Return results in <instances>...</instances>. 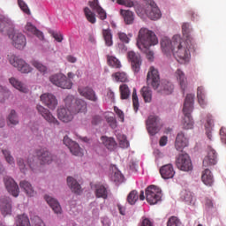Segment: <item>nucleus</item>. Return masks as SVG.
Returning <instances> with one entry per match:
<instances>
[{"mask_svg": "<svg viewBox=\"0 0 226 226\" xmlns=\"http://www.w3.org/2000/svg\"><path fill=\"white\" fill-rule=\"evenodd\" d=\"M193 49H195V42L183 41L181 34H175L171 39L165 36L161 40L162 54L167 57L173 56L180 64L190 63Z\"/></svg>", "mask_w": 226, "mask_h": 226, "instance_id": "f257e3e1", "label": "nucleus"}, {"mask_svg": "<svg viewBox=\"0 0 226 226\" xmlns=\"http://www.w3.org/2000/svg\"><path fill=\"white\" fill-rule=\"evenodd\" d=\"M158 45V36L147 27L139 29L137 37V47L141 52H147L148 49Z\"/></svg>", "mask_w": 226, "mask_h": 226, "instance_id": "f03ea898", "label": "nucleus"}, {"mask_svg": "<svg viewBox=\"0 0 226 226\" xmlns=\"http://www.w3.org/2000/svg\"><path fill=\"white\" fill-rule=\"evenodd\" d=\"M136 13L140 19H150V20H158L162 19V11L156 3L153 0H148L143 5H138L135 7Z\"/></svg>", "mask_w": 226, "mask_h": 226, "instance_id": "7ed1b4c3", "label": "nucleus"}, {"mask_svg": "<svg viewBox=\"0 0 226 226\" xmlns=\"http://www.w3.org/2000/svg\"><path fill=\"white\" fill-rule=\"evenodd\" d=\"M195 103V94H188L185 97L183 108L184 117L182 120V126L185 130H192L193 128V118L192 112H193V104Z\"/></svg>", "mask_w": 226, "mask_h": 226, "instance_id": "20e7f679", "label": "nucleus"}, {"mask_svg": "<svg viewBox=\"0 0 226 226\" xmlns=\"http://www.w3.org/2000/svg\"><path fill=\"white\" fill-rule=\"evenodd\" d=\"M64 102L67 107H72L75 115L87 112V103L82 99H75L73 95H67Z\"/></svg>", "mask_w": 226, "mask_h": 226, "instance_id": "39448f33", "label": "nucleus"}, {"mask_svg": "<svg viewBox=\"0 0 226 226\" xmlns=\"http://www.w3.org/2000/svg\"><path fill=\"white\" fill-rule=\"evenodd\" d=\"M9 64L16 68L18 72L27 75L33 72V67L29 64L26 60L22 57L18 56L16 55H9L8 56Z\"/></svg>", "mask_w": 226, "mask_h": 226, "instance_id": "423d86ee", "label": "nucleus"}, {"mask_svg": "<svg viewBox=\"0 0 226 226\" xmlns=\"http://www.w3.org/2000/svg\"><path fill=\"white\" fill-rule=\"evenodd\" d=\"M146 199L151 206L158 204L162 200V189L156 185H149L146 190Z\"/></svg>", "mask_w": 226, "mask_h": 226, "instance_id": "0eeeda50", "label": "nucleus"}, {"mask_svg": "<svg viewBox=\"0 0 226 226\" xmlns=\"http://www.w3.org/2000/svg\"><path fill=\"white\" fill-rule=\"evenodd\" d=\"M49 81L56 87H61L62 89H72V80L68 79L66 76L63 73H57L51 75L49 77Z\"/></svg>", "mask_w": 226, "mask_h": 226, "instance_id": "6e6552de", "label": "nucleus"}, {"mask_svg": "<svg viewBox=\"0 0 226 226\" xmlns=\"http://www.w3.org/2000/svg\"><path fill=\"white\" fill-rule=\"evenodd\" d=\"M177 167L184 172H190L193 169L192 159L188 154H180L176 160Z\"/></svg>", "mask_w": 226, "mask_h": 226, "instance_id": "1a4fd4ad", "label": "nucleus"}, {"mask_svg": "<svg viewBox=\"0 0 226 226\" xmlns=\"http://www.w3.org/2000/svg\"><path fill=\"white\" fill-rule=\"evenodd\" d=\"M147 83L154 89H158L160 87V72H158V69L154 66L149 68L147 76Z\"/></svg>", "mask_w": 226, "mask_h": 226, "instance_id": "9d476101", "label": "nucleus"}, {"mask_svg": "<svg viewBox=\"0 0 226 226\" xmlns=\"http://www.w3.org/2000/svg\"><path fill=\"white\" fill-rule=\"evenodd\" d=\"M147 130L149 135H156L160 132V118L156 115H150L147 120Z\"/></svg>", "mask_w": 226, "mask_h": 226, "instance_id": "9b49d317", "label": "nucleus"}, {"mask_svg": "<svg viewBox=\"0 0 226 226\" xmlns=\"http://www.w3.org/2000/svg\"><path fill=\"white\" fill-rule=\"evenodd\" d=\"M36 110L38 114H40V116H41V117H43V119H45L49 124L59 125V121H57V118L54 117V115H52L50 110H49L42 105L38 104L36 106Z\"/></svg>", "mask_w": 226, "mask_h": 226, "instance_id": "f8f14e48", "label": "nucleus"}, {"mask_svg": "<svg viewBox=\"0 0 226 226\" xmlns=\"http://www.w3.org/2000/svg\"><path fill=\"white\" fill-rule=\"evenodd\" d=\"M4 184L7 192L12 195V197H18L20 193V189L19 188V185L15 182L11 177H4Z\"/></svg>", "mask_w": 226, "mask_h": 226, "instance_id": "ddd939ff", "label": "nucleus"}, {"mask_svg": "<svg viewBox=\"0 0 226 226\" xmlns=\"http://www.w3.org/2000/svg\"><path fill=\"white\" fill-rule=\"evenodd\" d=\"M65 107L66 108H59L57 109V117L60 121H63V123H70V121L73 120L75 113H73L72 106H67L65 104Z\"/></svg>", "mask_w": 226, "mask_h": 226, "instance_id": "4468645a", "label": "nucleus"}, {"mask_svg": "<svg viewBox=\"0 0 226 226\" xmlns=\"http://www.w3.org/2000/svg\"><path fill=\"white\" fill-rule=\"evenodd\" d=\"M9 38L12 41V45L15 49L22 50L26 47V35L22 33L14 32L13 34H9Z\"/></svg>", "mask_w": 226, "mask_h": 226, "instance_id": "2eb2a0df", "label": "nucleus"}, {"mask_svg": "<svg viewBox=\"0 0 226 226\" xmlns=\"http://www.w3.org/2000/svg\"><path fill=\"white\" fill-rule=\"evenodd\" d=\"M44 200L47 202L48 206H49L55 215L63 214V207H61V203H59L57 199L50 196V194H46L44 195Z\"/></svg>", "mask_w": 226, "mask_h": 226, "instance_id": "dca6fc26", "label": "nucleus"}, {"mask_svg": "<svg viewBox=\"0 0 226 226\" xmlns=\"http://www.w3.org/2000/svg\"><path fill=\"white\" fill-rule=\"evenodd\" d=\"M41 102L49 109V110H56L57 107V99L56 96L50 93L42 94L41 96Z\"/></svg>", "mask_w": 226, "mask_h": 226, "instance_id": "f3484780", "label": "nucleus"}, {"mask_svg": "<svg viewBox=\"0 0 226 226\" xmlns=\"http://www.w3.org/2000/svg\"><path fill=\"white\" fill-rule=\"evenodd\" d=\"M218 162V155L216 150L211 147L207 148V156L203 159V167H211V165H216Z\"/></svg>", "mask_w": 226, "mask_h": 226, "instance_id": "a211bd4d", "label": "nucleus"}, {"mask_svg": "<svg viewBox=\"0 0 226 226\" xmlns=\"http://www.w3.org/2000/svg\"><path fill=\"white\" fill-rule=\"evenodd\" d=\"M64 144L69 147L72 154H74V156H82L84 154V152L80 148V147L77 144V142L72 140L68 136H65L64 138Z\"/></svg>", "mask_w": 226, "mask_h": 226, "instance_id": "6ab92c4d", "label": "nucleus"}, {"mask_svg": "<svg viewBox=\"0 0 226 226\" xmlns=\"http://www.w3.org/2000/svg\"><path fill=\"white\" fill-rule=\"evenodd\" d=\"M128 59L132 63L133 72H135V73L140 72V66L142 64V57L140 56V54L135 53V51H129Z\"/></svg>", "mask_w": 226, "mask_h": 226, "instance_id": "aec40b11", "label": "nucleus"}, {"mask_svg": "<svg viewBox=\"0 0 226 226\" xmlns=\"http://www.w3.org/2000/svg\"><path fill=\"white\" fill-rule=\"evenodd\" d=\"M24 33H26V34H27L28 36H37V38H39L40 40H44L45 38L43 33L36 29V26L29 21H27L25 25Z\"/></svg>", "mask_w": 226, "mask_h": 226, "instance_id": "412c9836", "label": "nucleus"}, {"mask_svg": "<svg viewBox=\"0 0 226 226\" xmlns=\"http://www.w3.org/2000/svg\"><path fill=\"white\" fill-rule=\"evenodd\" d=\"M0 211L4 216L11 215V199L10 197H2L0 199Z\"/></svg>", "mask_w": 226, "mask_h": 226, "instance_id": "4be33fe9", "label": "nucleus"}, {"mask_svg": "<svg viewBox=\"0 0 226 226\" xmlns=\"http://www.w3.org/2000/svg\"><path fill=\"white\" fill-rule=\"evenodd\" d=\"M175 147L177 151H182L185 147H188V138L185 133L178 132L175 141Z\"/></svg>", "mask_w": 226, "mask_h": 226, "instance_id": "5701e85b", "label": "nucleus"}, {"mask_svg": "<svg viewBox=\"0 0 226 226\" xmlns=\"http://www.w3.org/2000/svg\"><path fill=\"white\" fill-rule=\"evenodd\" d=\"M160 174L162 179H172L174 177L176 171L174 170V166L172 164H165L160 169Z\"/></svg>", "mask_w": 226, "mask_h": 226, "instance_id": "b1692460", "label": "nucleus"}, {"mask_svg": "<svg viewBox=\"0 0 226 226\" xmlns=\"http://www.w3.org/2000/svg\"><path fill=\"white\" fill-rule=\"evenodd\" d=\"M9 83L11 86H12V87H14V89H17L20 93H29V88H27V86L15 77L10 78Z\"/></svg>", "mask_w": 226, "mask_h": 226, "instance_id": "393cba45", "label": "nucleus"}, {"mask_svg": "<svg viewBox=\"0 0 226 226\" xmlns=\"http://www.w3.org/2000/svg\"><path fill=\"white\" fill-rule=\"evenodd\" d=\"M79 93L81 96L84 98H87V100H90L91 102H96L98 100V97L96 96V94L93 90V88L90 87H79Z\"/></svg>", "mask_w": 226, "mask_h": 226, "instance_id": "a878e982", "label": "nucleus"}, {"mask_svg": "<svg viewBox=\"0 0 226 226\" xmlns=\"http://www.w3.org/2000/svg\"><path fill=\"white\" fill-rule=\"evenodd\" d=\"M182 33L183 36L185 38V41H190L192 43H195L193 41V36H192V33H193V27L190 23H183L182 24Z\"/></svg>", "mask_w": 226, "mask_h": 226, "instance_id": "bb28decb", "label": "nucleus"}, {"mask_svg": "<svg viewBox=\"0 0 226 226\" xmlns=\"http://www.w3.org/2000/svg\"><path fill=\"white\" fill-rule=\"evenodd\" d=\"M67 186H69L70 190L73 192V193H82V187L73 177H67Z\"/></svg>", "mask_w": 226, "mask_h": 226, "instance_id": "cd10ccee", "label": "nucleus"}, {"mask_svg": "<svg viewBox=\"0 0 226 226\" xmlns=\"http://www.w3.org/2000/svg\"><path fill=\"white\" fill-rule=\"evenodd\" d=\"M90 8L94 10V11H96V13L99 15V19L101 20H105L107 19V12L102 6H100V4H98V0H94L90 3Z\"/></svg>", "mask_w": 226, "mask_h": 226, "instance_id": "c85d7f7f", "label": "nucleus"}, {"mask_svg": "<svg viewBox=\"0 0 226 226\" xmlns=\"http://www.w3.org/2000/svg\"><path fill=\"white\" fill-rule=\"evenodd\" d=\"M19 186L21 190L27 195V197H34L36 195V192H34V188L31 185V183L26 180H23L19 183Z\"/></svg>", "mask_w": 226, "mask_h": 226, "instance_id": "c756f323", "label": "nucleus"}, {"mask_svg": "<svg viewBox=\"0 0 226 226\" xmlns=\"http://www.w3.org/2000/svg\"><path fill=\"white\" fill-rule=\"evenodd\" d=\"M197 99L200 107L205 109L206 105H207V98L206 97V89L204 87H199L197 88Z\"/></svg>", "mask_w": 226, "mask_h": 226, "instance_id": "7c9ffc66", "label": "nucleus"}, {"mask_svg": "<svg viewBox=\"0 0 226 226\" xmlns=\"http://www.w3.org/2000/svg\"><path fill=\"white\" fill-rule=\"evenodd\" d=\"M175 77L177 78L182 91H185L188 86V82L186 81V76H185V72L181 71V69H178L175 72Z\"/></svg>", "mask_w": 226, "mask_h": 226, "instance_id": "2f4dec72", "label": "nucleus"}, {"mask_svg": "<svg viewBox=\"0 0 226 226\" xmlns=\"http://www.w3.org/2000/svg\"><path fill=\"white\" fill-rule=\"evenodd\" d=\"M201 181L204 183V185H206V186H211L215 184V177H213V173H211L209 169H206L202 172Z\"/></svg>", "mask_w": 226, "mask_h": 226, "instance_id": "473e14b6", "label": "nucleus"}, {"mask_svg": "<svg viewBox=\"0 0 226 226\" xmlns=\"http://www.w3.org/2000/svg\"><path fill=\"white\" fill-rule=\"evenodd\" d=\"M120 15L123 17L124 21L127 26L133 24L135 20V14L130 10H120Z\"/></svg>", "mask_w": 226, "mask_h": 226, "instance_id": "72a5a7b5", "label": "nucleus"}, {"mask_svg": "<svg viewBox=\"0 0 226 226\" xmlns=\"http://www.w3.org/2000/svg\"><path fill=\"white\" fill-rule=\"evenodd\" d=\"M181 199L188 206H195V196L190 191H183L181 192Z\"/></svg>", "mask_w": 226, "mask_h": 226, "instance_id": "f704fd0d", "label": "nucleus"}, {"mask_svg": "<svg viewBox=\"0 0 226 226\" xmlns=\"http://www.w3.org/2000/svg\"><path fill=\"white\" fill-rule=\"evenodd\" d=\"M95 195L98 199H107L109 197V187L103 185H95Z\"/></svg>", "mask_w": 226, "mask_h": 226, "instance_id": "c9c22d12", "label": "nucleus"}, {"mask_svg": "<svg viewBox=\"0 0 226 226\" xmlns=\"http://www.w3.org/2000/svg\"><path fill=\"white\" fill-rule=\"evenodd\" d=\"M32 66L35 68L41 75H49V72H50L49 70V67L47 65L41 64V62L37 61V60H32L31 61Z\"/></svg>", "mask_w": 226, "mask_h": 226, "instance_id": "e433bc0d", "label": "nucleus"}, {"mask_svg": "<svg viewBox=\"0 0 226 226\" xmlns=\"http://www.w3.org/2000/svg\"><path fill=\"white\" fill-rule=\"evenodd\" d=\"M15 225L16 226H31V221L29 220V216L27 215H19L15 218Z\"/></svg>", "mask_w": 226, "mask_h": 226, "instance_id": "4c0bfd02", "label": "nucleus"}, {"mask_svg": "<svg viewBox=\"0 0 226 226\" xmlns=\"http://www.w3.org/2000/svg\"><path fill=\"white\" fill-rule=\"evenodd\" d=\"M101 140L103 146H105V147H107V149H109V151H114L116 149V147L117 146V144L116 143V140L113 139V138L102 136L101 138Z\"/></svg>", "mask_w": 226, "mask_h": 226, "instance_id": "58836bf2", "label": "nucleus"}, {"mask_svg": "<svg viewBox=\"0 0 226 226\" xmlns=\"http://www.w3.org/2000/svg\"><path fill=\"white\" fill-rule=\"evenodd\" d=\"M215 126V121H213V117L211 115H208L207 117V122L205 124V130L207 139L211 140L213 135L211 134V132L213 131V127Z\"/></svg>", "mask_w": 226, "mask_h": 226, "instance_id": "ea45409f", "label": "nucleus"}, {"mask_svg": "<svg viewBox=\"0 0 226 226\" xmlns=\"http://www.w3.org/2000/svg\"><path fill=\"white\" fill-rule=\"evenodd\" d=\"M159 91L162 94H172L174 85L169 81H163L160 86Z\"/></svg>", "mask_w": 226, "mask_h": 226, "instance_id": "a19ab883", "label": "nucleus"}, {"mask_svg": "<svg viewBox=\"0 0 226 226\" xmlns=\"http://www.w3.org/2000/svg\"><path fill=\"white\" fill-rule=\"evenodd\" d=\"M11 24H13V22L10 18L0 15V33L7 31L8 26H11Z\"/></svg>", "mask_w": 226, "mask_h": 226, "instance_id": "79ce46f5", "label": "nucleus"}, {"mask_svg": "<svg viewBox=\"0 0 226 226\" xmlns=\"http://www.w3.org/2000/svg\"><path fill=\"white\" fill-rule=\"evenodd\" d=\"M7 123L10 125L16 126L19 124V115L15 109H11L7 116Z\"/></svg>", "mask_w": 226, "mask_h": 226, "instance_id": "37998d69", "label": "nucleus"}, {"mask_svg": "<svg viewBox=\"0 0 226 226\" xmlns=\"http://www.w3.org/2000/svg\"><path fill=\"white\" fill-rule=\"evenodd\" d=\"M102 36L106 47H112V45H114V41L112 40V32H110V29L102 30Z\"/></svg>", "mask_w": 226, "mask_h": 226, "instance_id": "c03bdc74", "label": "nucleus"}, {"mask_svg": "<svg viewBox=\"0 0 226 226\" xmlns=\"http://www.w3.org/2000/svg\"><path fill=\"white\" fill-rule=\"evenodd\" d=\"M11 96V91L6 87L0 86V103H4Z\"/></svg>", "mask_w": 226, "mask_h": 226, "instance_id": "a18cd8bd", "label": "nucleus"}, {"mask_svg": "<svg viewBox=\"0 0 226 226\" xmlns=\"http://www.w3.org/2000/svg\"><path fill=\"white\" fill-rule=\"evenodd\" d=\"M105 119L109 126L111 127L112 130H116V128H117V120L115 117H112L111 112H108L105 114Z\"/></svg>", "mask_w": 226, "mask_h": 226, "instance_id": "49530a36", "label": "nucleus"}, {"mask_svg": "<svg viewBox=\"0 0 226 226\" xmlns=\"http://www.w3.org/2000/svg\"><path fill=\"white\" fill-rule=\"evenodd\" d=\"M119 91H120L122 100H128V98H130V94H132V92L130 91V87H128V85L126 84H122L119 87Z\"/></svg>", "mask_w": 226, "mask_h": 226, "instance_id": "de8ad7c7", "label": "nucleus"}, {"mask_svg": "<svg viewBox=\"0 0 226 226\" xmlns=\"http://www.w3.org/2000/svg\"><path fill=\"white\" fill-rule=\"evenodd\" d=\"M56 160V156H54L50 152L44 151L41 155V161L42 163H52Z\"/></svg>", "mask_w": 226, "mask_h": 226, "instance_id": "09e8293b", "label": "nucleus"}, {"mask_svg": "<svg viewBox=\"0 0 226 226\" xmlns=\"http://www.w3.org/2000/svg\"><path fill=\"white\" fill-rule=\"evenodd\" d=\"M141 94H142V97L144 98V101L146 102V103L151 102V100L153 98V92L151 91V89L149 87H143L141 89Z\"/></svg>", "mask_w": 226, "mask_h": 226, "instance_id": "8fccbe9b", "label": "nucleus"}, {"mask_svg": "<svg viewBox=\"0 0 226 226\" xmlns=\"http://www.w3.org/2000/svg\"><path fill=\"white\" fill-rule=\"evenodd\" d=\"M115 82H128V75L124 72H118L112 75Z\"/></svg>", "mask_w": 226, "mask_h": 226, "instance_id": "3c124183", "label": "nucleus"}, {"mask_svg": "<svg viewBox=\"0 0 226 226\" xmlns=\"http://www.w3.org/2000/svg\"><path fill=\"white\" fill-rule=\"evenodd\" d=\"M84 13L86 16L87 20L90 22V24H96V14L94 12L91 11V9L88 7H86L84 9Z\"/></svg>", "mask_w": 226, "mask_h": 226, "instance_id": "603ef678", "label": "nucleus"}, {"mask_svg": "<svg viewBox=\"0 0 226 226\" xmlns=\"http://www.w3.org/2000/svg\"><path fill=\"white\" fill-rule=\"evenodd\" d=\"M117 139L119 142L120 147H122L123 149H126V147H130V142H128V139H126V136H124V134H121L117 132Z\"/></svg>", "mask_w": 226, "mask_h": 226, "instance_id": "864d4df0", "label": "nucleus"}, {"mask_svg": "<svg viewBox=\"0 0 226 226\" xmlns=\"http://www.w3.org/2000/svg\"><path fill=\"white\" fill-rule=\"evenodd\" d=\"M2 153L4 156L5 162L13 167L15 165V159L11 156L10 150H8V148H4L2 149Z\"/></svg>", "mask_w": 226, "mask_h": 226, "instance_id": "5fc2aeb1", "label": "nucleus"}, {"mask_svg": "<svg viewBox=\"0 0 226 226\" xmlns=\"http://www.w3.org/2000/svg\"><path fill=\"white\" fill-rule=\"evenodd\" d=\"M111 169L114 172L112 181L115 183H123V174H121V171L116 166H112Z\"/></svg>", "mask_w": 226, "mask_h": 226, "instance_id": "6e6d98bb", "label": "nucleus"}, {"mask_svg": "<svg viewBox=\"0 0 226 226\" xmlns=\"http://www.w3.org/2000/svg\"><path fill=\"white\" fill-rule=\"evenodd\" d=\"M139 200V192L137 190H132L127 196V202L133 206Z\"/></svg>", "mask_w": 226, "mask_h": 226, "instance_id": "4d7b16f0", "label": "nucleus"}, {"mask_svg": "<svg viewBox=\"0 0 226 226\" xmlns=\"http://www.w3.org/2000/svg\"><path fill=\"white\" fill-rule=\"evenodd\" d=\"M18 6L23 13L26 15H31V9H29V5L24 0H18Z\"/></svg>", "mask_w": 226, "mask_h": 226, "instance_id": "13d9d810", "label": "nucleus"}, {"mask_svg": "<svg viewBox=\"0 0 226 226\" xmlns=\"http://www.w3.org/2000/svg\"><path fill=\"white\" fill-rule=\"evenodd\" d=\"M17 163H18L20 170H22V172H26V170H27V169H33V163L28 162L26 164V162H24V159H22V158H18L17 159Z\"/></svg>", "mask_w": 226, "mask_h": 226, "instance_id": "bf43d9fd", "label": "nucleus"}, {"mask_svg": "<svg viewBox=\"0 0 226 226\" xmlns=\"http://www.w3.org/2000/svg\"><path fill=\"white\" fill-rule=\"evenodd\" d=\"M204 206H205V210L207 213H211V211L215 209V201L211 198H207L205 200Z\"/></svg>", "mask_w": 226, "mask_h": 226, "instance_id": "052dcab7", "label": "nucleus"}, {"mask_svg": "<svg viewBox=\"0 0 226 226\" xmlns=\"http://www.w3.org/2000/svg\"><path fill=\"white\" fill-rule=\"evenodd\" d=\"M108 63L112 68H121V62L116 56H108Z\"/></svg>", "mask_w": 226, "mask_h": 226, "instance_id": "680f3d73", "label": "nucleus"}, {"mask_svg": "<svg viewBox=\"0 0 226 226\" xmlns=\"http://www.w3.org/2000/svg\"><path fill=\"white\" fill-rule=\"evenodd\" d=\"M167 226H183V223L177 216H171L168 220Z\"/></svg>", "mask_w": 226, "mask_h": 226, "instance_id": "e2e57ef3", "label": "nucleus"}, {"mask_svg": "<svg viewBox=\"0 0 226 226\" xmlns=\"http://www.w3.org/2000/svg\"><path fill=\"white\" fill-rule=\"evenodd\" d=\"M132 105H133L134 111L138 112L139 104V97L137 96V89L135 88L133 89V92H132Z\"/></svg>", "mask_w": 226, "mask_h": 226, "instance_id": "0e129e2a", "label": "nucleus"}, {"mask_svg": "<svg viewBox=\"0 0 226 226\" xmlns=\"http://www.w3.org/2000/svg\"><path fill=\"white\" fill-rule=\"evenodd\" d=\"M114 1V0H111ZM118 4H121L122 6H126L127 8H134L139 5H135V3L132 0H117Z\"/></svg>", "mask_w": 226, "mask_h": 226, "instance_id": "69168bd1", "label": "nucleus"}, {"mask_svg": "<svg viewBox=\"0 0 226 226\" xmlns=\"http://www.w3.org/2000/svg\"><path fill=\"white\" fill-rule=\"evenodd\" d=\"M31 221L34 226H47L38 215L31 217Z\"/></svg>", "mask_w": 226, "mask_h": 226, "instance_id": "338daca9", "label": "nucleus"}, {"mask_svg": "<svg viewBox=\"0 0 226 226\" xmlns=\"http://www.w3.org/2000/svg\"><path fill=\"white\" fill-rule=\"evenodd\" d=\"M117 36L119 40L122 41V43H130V37L125 33L119 32L117 34Z\"/></svg>", "mask_w": 226, "mask_h": 226, "instance_id": "774afa93", "label": "nucleus"}]
</instances>
